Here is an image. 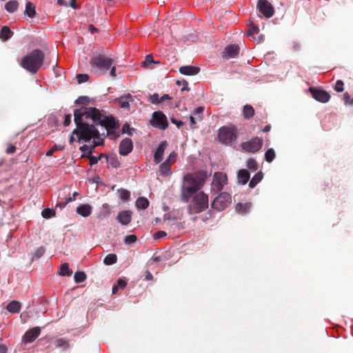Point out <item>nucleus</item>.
<instances>
[{"label": "nucleus", "instance_id": "1", "mask_svg": "<svg viewBox=\"0 0 353 353\" xmlns=\"http://www.w3.org/2000/svg\"><path fill=\"white\" fill-rule=\"evenodd\" d=\"M203 183V179L198 175L188 174L183 177L181 187V199L185 203L190 202L192 199L188 207L190 214H199L208 208V194L202 191L199 192Z\"/></svg>", "mask_w": 353, "mask_h": 353}, {"label": "nucleus", "instance_id": "2", "mask_svg": "<svg viewBox=\"0 0 353 353\" xmlns=\"http://www.w3.org/2000/svg\"><path fill=\"white\" fill-rule=\"evenodd\" d=\"M75 123H88L86 120L91 119L92 124L101 125L105 128L107 137L116 139L120 134L117 131L119 124L112 116H106L96 108L81 107L74 111Z\"/></svg>", "mask_w": 353, "mask_h": 353}, {"label": "nucleus", "instance_id": "3", "mask_svg": "<svg viewBox=\"0 0 353 353\" xmlns=\"http://www.w3.org/2000/svg\"><path fill=\"white\" fill-rule=\"evenodd\" d=\"M44 53L39 49H35L23 57L20 65L32 73H36L43 65Z\"/></svg>", "mask_w": 353, "mask_h": 353}, {"label": "nucleus", "instance_id": "4", "mask_svg": "<svg viewBox=\"0 0 353 353\" xmlns=\"http://www.w3.org/2000/svg\"><path fill=\"white\" fill-rule=\"evenodd\" d=\"M114 64V59L104 54L93 53L90 60V65L94 72L105 74Z\"/></svg>", "mask_w": 353, "mask_h": 353}, {"label": "nucleus", "instance_id": "5", "mask_svg": "<svg viewBox=\"0 0 353 353\" xmlns=\"http://www.w3.org/2000/svg\"><path fill=\"white\" fill-rule=\"evenodd\" d=\"M77 125L76 129L73 130V134H75L78 137V141H83L88 142L90 141L98 131L94 124L90 123H75Z\"/></svg>", "mask_w": 353, "mask_h": 353}, {"label": "nucleus", "instance_id": "6", "mask_svg": "<svg viewBox=\"0 0 353 353\" xmlns=\"http://www.w3.org/2000/svg\"><path fill=\"white\" fill-rule=\"evenodd\" d=\"M237 137L236 129L234 127L223 126L219 129V139L221 143L228 144L234 141Z\"/></svg>", "mask_w": 353, "mask_h": 353}, {"label": "nucleus", "instance_id": "7", "mask_svg": "<svg viewBox=\"0 0 353 353\" xmlns=\"http://www.w3.org/2000/svg\"><path fill=\"white\" fill-rule=\"evenodd\" d=\"M232 202V196L227 192L220 193L212 202L211 207L217 210L222 211Z\"/></svg>", "mask_w": 353, "mask_h": 353}, {"label": "nucleus", "instance_id": "8", "mask_svg": "<svg viewBox=\"0 0 353 353\" xmlns=\"http://www.w3.org/2000/svg\"><path fill=\"white\" fill-rule=\"evenodd\" d=\"M263 144V141L262 138L254 137L248 141L243 142L241 148L243 150L247 152L255 153L262 148Z\"/></svg>", "mask_w": 353, "mask_h": 353}, {"label": "nucleus", "instance_id": "9", "mask_svg": "<svg viewBox=\"0 0 353 353\" xmlns=\"http://www.w3.org/2000/svg\"><path fill=\"white\" fill-rule=\"evenodd\" d=\"M228 178L225 174L222 172H215L213 176V180L211 183V190L215 192H219L223 188L224 185L227 184Z\"/></svg>", "mask_w": 353, "mask_h": 353}, {"label": "nucleus", "instance_id": "10", "mask_svg": "<svg viewBox=\"0 0 353 353\" xmlns=\"http://www.w3.org/2000/svg\"><path fill=\"white\" fill-rule=\"evenodd\" d=\"M151 124L161 130H165L168 127L167 117L161 111H155L152 113Z\"/></svg>", "mask_w": 353, "mask_h": 353}, {"label": "nucleus", "instance_id": "11", "mask_svg": "<svg viewBox=\"0 0 353 353\" xmlns=\"http://www.w3.org/2000/svg\"><path fill=\"white\" fill-rule=\"evenodd\" d=\"M256 7L259 11L267 18L272 17L274 13L273 6L268 0H259Z\"/></svg>", "mask_w": 353, "mask_h": 353}, {"label": "nucleus", "instance_id": "12", "mask_svg": "<svg viewBox=\"0 0 353 353\" xmlns=\"http://www.w3.org/2000/svg\"><path fill=\"white\" fill-rule=\"evenodd\" d=\"M309 91L312 97L319 102L327 103L330 99V94L325 90L316 88H310Z\"/></svg>", "mask_w": 353, "mask_h": 353}, {"label": "nucleus", "instance_id": "13", "mask_svg": "<svg viewBox=\"0 0 353 353\" xmlns=\"http://www.w3.org/2000/svg\"><path fill=\"white\" fill-rule=\"evenodd\" d=\"M240 48L236 44L228 46L222 52V57L226 59L236 57L239 53Z\"/></svg>", "mask_w": 353, "mask_h": 353}, {"label": "nucleus", "instance_id": "14", "mask_svg": "<svg viewBox=\"0 0 353 353\" xmlns=\"http://www.w3.org/2000/svg\"><path fill=\"white\" fill-rule=\"evenodd\" d=\"M133 149V143L131 139L125 138L123 139L119 144V154L122 156H126L132 152Z\"/></svg>", "mask_w": 353, "mask_h": 353}, {"label": "nucleus", "instance_id": "15", "mask_svg": "<svg viewBox=\"0 0 353 353\" xmlns=\"http://www.w3.org/2000/svg\"><path fill=\"white\" fill-rule=\"evenodd\" d=\"M41 333L39 327H34L28 330L23 336V341L26 343H32L34 341Z\"/></svg>", "mask_w": 353, "mask_h": 353}, {"label": "nucleus", "instance_id": "16", "mask_svg": "<svg viewBox=\"0 0 353 353\" xmlns=\"http://www.w3.org/2000/svg\"><path fill=\"white\" fill-rule=\"evenodd\" d=\"M167 146L168 142L166 141H163L160 143L159 147L157 148L154 154V161L155 162V163L157 164L163 160V155Z\"/></svg>", "mask_w": 353, "mask_h": 353}, {"label": "nucleus", "instance_id": "17", "mask_svg": "<svg viewBox=\"0 0 353 353\" xmlns=\"http://www.w3.org/2000/svg\"><path fill=\"white\" fill-rule=\"evenodd\" d=\"M132 219L131 212L130 211H121L117 215L119 222L124 225H128Z\"/></svg>", "mask_w": 353, "mask_h": 353}, {"label": "nucleus", "instance_id": "18", "mask_svg": "<svg viewBox=\"0 0 353 353\" xmlns=\"http://www.w3.org/2000/svg\"><path fill=\"white\" fill-rule=\"evenodd\" d=\"M117 101L121 108L129 110L130 107V103L133 101V97L131 94H128L121 97Z\"/></svg>", "mask_w": 353, "mask_h": 353}, {"label": "nucleus", "instance_id": "19", "mask_svg": "<svg viewBox=\"0 0 353 353\" xmlns=\"http://www.w3.org/2000/svg\"><path fill=\"white\" fill-rule=\"evenodd\" d=\"M200 68L199 67L192 65L181 66L179 68V72L184 75H195L198 74Z\"/></svg>", "mask_w": 353, "mask_h": 353}, {"label": "nucleus", "instance_id": "20", "mask_svg": "<svg viewBox=\"0 0 353 353\" xmlns=\"http://www.w3.org/2000/svg\"><path fill=\"white\" fill-rule=\"evenodd\" d=\"M92 208L89 204H82L77 208V212L83 217H88L92 213Z\"/></svg>", "mask_w": 353, "mask_h": 353}, {"label": "nucleus", "instance_id": "21", "mask_svg": "<svg viewBox=\"0 0 353 353\" xmlns=\"http://www.w3.org/2000/svg\"><path fill=\"white\" fill-rule=\"evenodd\" d=\"M238 181L240 183L245 185L250 179V172L245 169H241L238 172Z\"/></svg>", "mask_w": 353, "mask_h": 353}, {"label": "nucleus", "instance_id": "22", "mask_svg": "<svg viewBox=\"0 0 353 353\" xmlns=\"http://www.w3.org/2000/svg\"><path fill=\"white\" fill-rule=\"evenodd\" d=\"M21 307V304L17 301H12L6 306V309L10 313H19Z\"/></svg>", "mask_w": 353, "mask_h": 353}, {"label": "nucleus", "instance_id": "23", "mask_svg": "<svg viewBox=\"0 0 353 353\" xmlns=\"http://www.w3.org/2000/svg\"><path fill=\"white\" fill-rule=\"evenodd\" d=\"M13 35V32L8 26H3L0 32V38L3 41H7Z\"/></svg>", "mask_w": 353, "mask_h": 353}, {"label": "nucleus", "instance_id": "24", "mask_svg": "<svg viewBox=\"0 0 353 353\" xmlns=\"http://www.w3.org/2000/svg\"><path fill=\"white\" fill-rule=\"evenodd\" d=\"M252 206V203L250 202L241 203H239L236 205V210L241 214H246L249 212L250 208Z\"/></svg>", "mask_w": 353, "mask_h": 353}, {"label": "nucleus", "instance_id": "25", "mask_svg": "<svg viewBox=\"0 0 353 353\" xmlns=\"http://www.w3.org/2000/svg\"><path fill=\"white\" fill-rule=\"evenodd\" d=\"M25 14L30 18H33L36 15L35 6L30 1H28L26 5Z\"/></svg>", "mask_w": 353, "mask_h": 353}, {"label": "nucleus", "instance_id": "26", "mask_svg": "<svg viewBox=\"0 0 353 353\" xmlns=\"http://www.w3.org/2000/svg\"><path fill=\"white\" fill-rule=\"evenodd\" d=\"M263 174L261 171L257 172L250 180L249 183V187L254 188L257 183H259L263 179Z\"/></svg>", "mask_w": 353, "mask_h": 353}, {"label": "nucleus", "instance_id": "27", "mask_svg": "<svg viewBox=\"0 0 353 353\" xmlns=\"http://www.w3.org/2000/svg\"><path fill=\"white\" fill-rule=\"evenodd\" d=\"M170 167H171V164L169 162V160H166L165 162H163L160 165L159 172H160L161 175H163V176L168 175L170 172Z\"/></svg>", "mask_w": 353, "mask_h": 353}, {"label": "nucleus", "instance_id": "28", "mask_svg": "<svg viewBox=\"0 0 353 353\" xmlns=\"http://www.w3.org/2000/svg\"><path fill=\"white\" fill-rule=\"evenodd\" d=\"M19 7V3L16 0H10L5 5V9L9 12H15Z\"/></svg>", "mask_w": 353, "mask_h": 353}, {"label": "nucleus", "instance_id": "29", "mask_svg": "<svg viewBox=\"0 0 353 353\" xmlns=\"http://www.w3.org/2000/svg\"><path fill=\"white\" fill-rule=\"evenodd\" d=\"M243 114L245 119H250L254 114V110L252 105H245L243 109Z\"/></svg>", "mask_w": 353, "mask_h": 353}, {"label": "nucleus", "instance_id": "30", "mask_svg": "<svg viewBox=\"0 0 353 353\" xmlns=\"http://www.w3.org/2000/svg\"><path fill=\"white\" fill-rule=\"evenodd\" d=\"M149 205V201L145 197H139L136 201V206L139 209L145 210Z\"/></svg>", "mask_w": 353, "mask_h": 353}, {"label": "nucleus", "instance_id": "31", "mask_svg": "<svg viewBox=\"0 0 353 353\" xmlns=\"http://www.w3.org/2000/svg\"><path fill=\"white\" fill-rule=\"evenodd\" d=\"M72 274V271L70 269L69 265L68 263H64L61 265L59 274L61 276H70Z\"/></svg>", "mask_w": 353, "mask_h": 353}, {"label": "nucleus", "instance_id": "32", "mask_svg": "<svg viewBox=\"0 0 353 353\" xmlns=\"http://www.w3.org/2000/svg\"><path fill=\"white\" fill-rule=\"evenodd\" d=\"M117 261V256L115 254H109L103 259V263L107 265H110L116 263Z\"/></svg>", "mask_w": 353, "mask_h": 353}, {"label": "nucleus", "instance_id": "33", "mask_svg": "<svg viewBox=\"0 0 353 353\" xmlns=\"http://www.w3.org/2000/svg\"><path fill=\"white\" fill-rule=\"evenodd\" d=\"M203 107H198L193 112L191 116L194 117L197 121H201L203 119Z\"/></svg>", "mask_w": 353, "mask_h": 353}, {"label": "nucleus", "instance_id": "34", "mask_svg": "<svg viewBox=\"0 0 353 353\" xmlns=\"http://www.w3.org/2000/svg\"><path fill=\"white\" fill-rule=\"evenodd\" d=\"M275 157L276 152L273 148L268 149L265 153V159L268 163L272 162Z\"/></svg>", "mask_w": 353, "mask_h": 353}, {"label": "nucleus", "instance_id": "35", "mask_svg": "<svg viewBox=\"0 0 353 353\" xmlns=\"http://www.w3.org/2000/svg\"><path fill=\"white\" fill-rule=\"evenodd\" d=\"M164 223L167 226H170V229L173 231H174L176 229H179V223H177L176 220L175 219L171 220L170 219H165Z\"/></svg>", "mask_w": 353, "mask_h": 353}, {"label": "nucleus", "instance_id": "36", "mask_svg": "<svg viewBox=\"0 0 353 353\" xmlns=\"http://www.w3.org/2000/svg\"><path fill=\"white\" fill-rule=\"evenodd\" d=\"M74 279L77 283H82L86 279V274L81 271L76 272L74 275Z\"/></svg>", "mask_w": 353, "mask_h": 353}, {"label": "nucleus", "instance_id": "37", "mask_svg": "<svg viewBox=\"0 0 353 353\" xmlns=\"http://www.w3.org/2000/svg\"><path fill=\"white\" fill-rule=\"evenodd\" d=\"M79 150L82 152L81 157H88L92 154V148L88 145H83L80 147Z\"/></svg>", "mask_w": 353, "mask_h": 353}, {"label": "nucleus", "instance_id": "38", "mask_svg": "<svg viewBox=\"0 0 353 353\" xmlns=\"http://www.w3.org/2000/svg\"><path fill=\"white\" fill-rule=\"evenodd\" d=\"M118 193L119 194V197L122 201H127L129 200L130 193L128 190L125 189H119L118 190Z\"/></svg>", "mask_w": 353, "mask_h": 353}, {"label": "nucleus", "instance_id": "39", "mask_svg": "<svg viewBox=\"0 0 353 353\" xmlns=\"http://www.w3.org/2000/svg\"><path fill=\"white\" fill-rule=\"evenodd\" d=\"M41 215L45 219H50L55 216V212L52 209L45 208L43 210Z\"/></svg>", "mask_w": 353, "mask_h": 353}, {"label": "nucleus", "instance_id": "40", "mask_svg": "<svg viewBox=\"0 0 353 353\" xmlns=\"http://www.w3.org/2000/svg\"><path fill=\"white\" fill-rule=\"evenodd\" d=\"M107 159V162L112 168H118L120 165L119 161L115 157H105Z\"/></svg>", "mask_w": 353, "mask_h": 353}, {"label": "nucleus", "instance_id": "41", "mask_svg": "<svg viewBox=\"0 0 353 353\" xmlns=\"http://www.w3.org/2000/svg\"><path fill=\"white\" fill-rule=\"evenodd\" d=\"M247 167L252 171H256L258 169L257 162L254 159H249L247 161Z\"/></svg>", "mask_w": 353, "mask_h": 353}, {"label": "nucleus", "instance_id": "42", "mask_svg": "<svg viewBox=\"0 0 353 353\" xmlns=\"http://www.w3.org/2000/svg\"><path fill=\"white\" fill-rule=\"evenodd\" d=\"M46 252V249L43 247H39L35 250L34 256L32 260L39 259L41 258Z\"/></svg>", "mask_w": 353, "mask_h": 353}, {"label": "nucleus", "instance_id": "43", "mask_svg": "<svg viewBox=\"0 0 353 353\" xmlns=\"http://www.w3.org/2000/svg\"><path fill=\"white\" fill-rule=\"evenodd\" d=\"M106 157L105 154H101L99 157H94L93 155H92V154H90V156L88 157V158L90 160V165L92 166L93 165H95L97 164L99 160H101V159L102 157Z\"/></svg>", "mask_w": 353, "mask_h": 353}, {"label": "nucleus", "instance_id": "44", "mask_svg": "<svg viewBox=\"0 0 353 353\" xmlns=\"http://www.w3.org/2000/svg\"><path fill=\"white\" fill-rule=\"evenodd\" d=\"M134 131V129L131 128L129 124L125 123L122 126L121 132L122 134H128L129 135H132V132Z\"/></svg>", "mask_w": 353, "mask_h": 353}, {"label": "nucleus", "instance_id": "45", "mask_svg": "<svg viewBox=\"0 0 353 353\" xmlns=\"http://www.w3.org/2000/svg\"><path fill=\"white\" fill-rule=\"evenodd\" d=\"M160 97L159 94L154 93L149 97V101L153 104H158L161 103Z\"/></svg>", "mask_w": 353, "mask_h": 353}, {"label": "nucleus", "instance_id": "46", "mask_svg": "<svg viewBox=\"0 0 353 353\" xmlns=\"http://www.w3.org/2000/svg\"><path fill=\"white\" fill-rule=\"evenodd\" d=\"M137 236L134 234H130L125 237L124 239V243L125 244H131L134 243L137 241Z\"/></svg>", "mask_w": 353, "mask_h": 353}, {"label": "nucleus", "instance_id": "47", "mask_svg": "<svg viewBox=\"0 0 353 353\" xmlns=\"http://www.w3.org/2000/svg\"><path fill=\"white\" fill-rule=\"evenodd\" d=\"M105 136L106 135L105 134V133L100 134L99 132L97 131L92 139L94 141H95V140H97V141H101V145H103L104 142V138L105 137Z\"/></svg>", "mask_w": 353, "mask_h": 353}, {"label": "nucleus", "instance_id": "48", "mask_svg": "<svg viewBox=\"0 0 353 353\" xmlns=\"http://www.w3.org/2000/svg\"><path fill=\"white\" fill-rule=\"evenodd\" d=\"M345 104L346 105L353 106V97H351L350 95L345 92L343 95Z\"/></svg>", "mask_w": 353, "mask_h": 353}, {"label": "nucleus", "instance_id": "49", "mask_svg": "<svg viewBox=\"0 0 353 353\" xmlns=\"http://www.w3.org/2000/svg\"><path fill=\"white\" fill-rule=\"evenodd\" d=\"M344 83L342 80H337L334 86L336 92H341L344 90Z\"/></svg>", "mask_w": 353, "mask_h": 353}, {"label": "nucleus", "instance_id": "50", "mask_svg": "<svg viewBox=\"0 0 353 353\" xmlns=\"http://www.w3.org/2000/svg\"><path fill=\"white\" fill-rule=\"evenodd\" d=\"M79 83H85L88 81L89 76L87 74H79L77 76Z\"/></svg>", "mask_w": 353, "mask_h": 353}, {"label": "nucleus", "instance_id": "51", "mask_svg": "<svg viewBox=\"0 0 353 353\" xmlns=\"http://www.w3.org/2000/svg\"><path fill=\"white\" fill-rule=\"evenodd\" d=\"M105 205H103V210L101 211L98 215H97V219H100V220H103L104 219H105L108 216V209L106 208V207L105 206Z\"/></svg>", "mask_w": 353, "mask_h": 353}, {"label": "nucleus", "instance_id": "52", "mask_svg": "<svg viewBox=\"0 0 353 353\" xmlns=\"http://www.w3.org/2000/svg\"><path fill=\"white\" fill-rule=\"evenodd\" d=\"M259 30V28L256 26L251 24L248 29V36H253L254 34L258 33Z\"/></svg>", "mask_w": 353, "mask_h": 353}, {"label": "nucleus", "instance_id": "53", "mask_svg": "<svg viewBox=\"0 0 353 353\" xmlns=\"http://www.w3.org/2000/svg\"><path fill=\"white\" fill-rule=\"evenodd\" d=\"M88 103L89 98L88 97H80L75 101V103L81 105H87Z\"/></svg>", "mask_w": 353, "mask_h": 353}, {"label": "nucleus", "instance_id": "54", "mask_svg": "<svg viewBox=\"0 0 353 353\" xmlns=\"http://www.w3.org/2000/svg\"><path fill=\"white\" fill-rule=\"evenodd\" d=\"M56 345H57V347H68L69 344H68V342L67 341H65V339H59L56 341Z\"/></svg>", "mask_w": 353, "mask_h": 353}, {"label": "nucleus", "instance_id": "55", "mask_svg": "<svg viewBox=\"0 0 353 353\" xmlns=\"http://www.w3.org/2000/svg\"><path fill=\"white\" fill-rule=\"evenodd\" d=\"M77 195H79V193L77 192H74L72 194V196L69 197L65 203H59V205H60L61 208L64 207L68 203L74 201L76 199V196Z\"/></svg>", "mask_w": 353, "mask_h": 353}, {"label": "nucleus", "instance_id": "56", "mask_svg": "<svg viewBox=\"0 0 353 353\" xmlns=\"http://www.w3.org/2000/svg\"><path fill=\"white\" fill-rule=\"evenodd\" d=\"M166 236V233L164 231H158L153 235L154 239H159Z\"/></svg>", "mask_w": 353, "mask_h": 353}, {"label": "nucleus", "instance_id": "57", "mask_svg": "<svg viewBox=\"0 0 353 353\" xmlns=\"http://www.w3.org/2000/svg\"><path fill=\"white\" fill-rule=\"evenodd\" d=\"M115 285H118L119 288L123 289L127 285V282L122 279H119Z\"/></svg>", "mask_w": 353, "mask_h": 353}, {"label": "nucleus", "instance_id": "58", "mask_svg": "<svg viewBox=\"0 0 353 353\" xmlns=\"http://www.w3.org/2000/svg\"><path fill=\"white\" fill-rule=\"evenodd\" d=\"M72 116L70 114H65L64 117L63 125L68 126L71 123Z\"/></svg>", "mask_w": 353, "mask_h": 353}, {"label": "nucleus", "instance_id": "59", "mask_svg": "<svg viewBox=\"0 0 353 353\" xmlns=\"http://www.w3.org/2000/svg\"><path fill=\"white\" fill-rule=\"evenodd\" d=\"M155 63L154 61V59H153V57L152 54H148L145 57V61H144V64H148V63ZM157 63H159V62H156Z\"/></svg>", "mask_w": 353, "mask_h": 353}, {"label": "nucleus", "instance_id": "60", "mask_svg": "<svg viewBox=\"0 0 353 353\" xmlns=\"http://www.w3.org/2000/svg\"><path fill=\"white\" fill-rule=\"evenodd\" d=\"M176 154L175 153V152H172L170 155H169V157L168 158L167 160H169V162L170 163V164L173 162L175 161L176 160Z\"/></svg>", "mask_w": 353, "mask_h": 353}, {"label": "nucleus", "instance_id": "61", "mask_svg": "<svg viewBox=\"0 0 353 353\" xmlns=\"http://www.w3.org/2000/svg\"><path fill=\"white\" fill-rule=\"evenodd\" d=\"M170 121H171V122L172 123L175 124L177 126V128H179L183 125V121H178V120H176L174 118H171Z\"/></svg>", "mask_w": 353, "mask_h": 353}, {"label": "nucleus", "instance_id": "62", "mask_svg": "<svg viewBox=\"0 0 353 353\" xmlns=\"http://www.w3.org/2000/svg\"><path fill=\"white\" fill-rule=\"evenodd\" d=\"M16 147L13 145H10L6 150L7 154H13L16 152Z\"/></svg>", "mask_w": 353, "mask_h": 353}, {"label": "nucleus", "instance_id": "63", "mask_svg": "<svg viewBox=\"0 0 353 353\" xmlns=\"http://www.w3.org/2000/svg\"><path fill=\"white\" fill-rule=\"evenodd\" d=\"M110 69V75L112 77H115L117 76V74H116V66H115L114 62V64L111 66V68Z\"/></svg>", "mask_w": 353, "mask_h": 353}, {"label": "nucleus", "instance_id": "64", "mask_svg": "<svg viewBox=\"0 0 353 353\" xmlns=\"http://www.w3.org/2000/svg\"><path fill=\"white\" fill-rule=\"evenodd\" d=\"M190 125L192 128H196V124L197 123V120L194 118V117H190Z\"/></svg>", "mask_w": 353, "mask_h": 353}]
</instances>
